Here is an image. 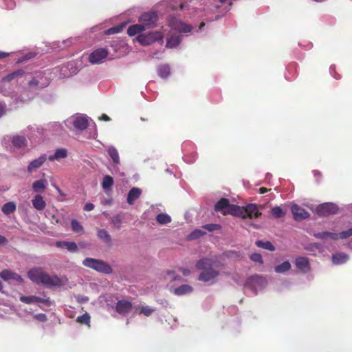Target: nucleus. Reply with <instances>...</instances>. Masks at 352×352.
Wrapping results in <instances>:
<instances>
[{"mask_svg":"<svg viewBox=\"0 0 352 352\" xmlns=\"http://www.w3.org/2000/svg\"><path fill=\"white\" fill-rule=\"evenodd\" d=\"M214 210L221 212L223 215L231 214L239 217L242 219L250 218L256 219L261 215L258 207L255 204H249L245 206L241 207L237 205L230 204L229 199L221 198L214 205Z\"/></svg>","mask_w":352,"mask_h":352,"instance_id":"nucleus-1","label":"nucleus"},{"mask_svg":"<svg viewBox=\"0 0 352 352\" xmlns=\"http://www.w3.org/2000/svg\"><path fill=\"white\" fill-rule=\"evenodd\" d=\"M28 277L32 282L44 285L48 287L64 285L63 280L58 276H50L40 267H35L28 271Z\"/></svg>","mask_w":352,"mask_h":352,"instance_id":"nucleus-2","label":"nucleus"},{"mask_svg":"<svg viewBox=\"0 0 352 352\" xmlns=\"http://www.w3.org/2000/svg\"><path fill=\"white\" fill-rule=\"evenodd\" d=\"M213 261L210 258H203L196 263V267L202 270L198 279L204 282H208L219 276L218 270L212 268Z\"/></svg>","mask_w":352,"mask_h":352,"instance_id":"nucleus-3","label":"nucleus"},{"mask_svg":"<svg viewBox=\"0 0 352 352\" xmlns=\"http://www.w3.org/2000/svg\"><path fill=\"white\" fill-rule=\"evenodd\" d=\"M82 265L85 267L91 268L100 273L111 274L113 272L112 267L110 266V265L102 260L93 258H86L85 260H83Z\"/></svg>","mask_w":352,"mask_h":352,"instance_id":"nucleus-4","label":"nucleus"},{"mask_svg":"<svg viewBox=\"0 0 352 352\" xmlns=\"http://www.w3.org/2000/svg\"><path fill=\"white\" fill-rule=\"evenodd\" d=\"M163 38L164 34L160 31L151 32L147 34H140L137 36V41L144 46L151 45L157 41H161Z\"/></svg>","mask_w":352,"mask_h":352,"instance_id":"nucleus-5","label":"nucleus"},{"mask_svg":"<svg viewBox=\"0 0 352 352\" xmlns=\"http://www.w3.org/2000/svg\"><path fill=\"white\" fill-rule=\"evenodd\" d=\"M50 84L49 79L43 72H36L28 82V86L32 89H43Z\"/></svg>","mask_w":352,"mask_h":352,"instance_id":"nucleus-6","label":"nucleus"},{"mask_svg":"<svg viewBox=\"0 0 352 352\" xmlns=\"http://www.w3.org/2000/svg\"><path fill=\"white\" fill-rule=\"evenodd\" d=\"M157 21L158 15L155 12L142 13L138 20L142 25H144L145 30L155 27Z\"/></svg>","mask_w":352,"mask_h":352,"instance_id":"nucleus-7","label":"nucleus"},{"mask_svg":"<svg viewBox=\"0 0 352 352\" xmlns=\"http://www.w3.org/2000/svg\"><path fill=\"white\" fill-rule=\"evenodd\" d=\"M338 210V206L333 203H324L316 208V212L319 216L327 217L336 214Z\"/></svg>","mask_w":352,"mask_h":352,"instance_id":"nucleus-8","label":"nucleus"},{"mask_svg":"<svg viewBox=\"0 0 352 352\" xmlns=\"http://www.w3.org/2000/svg\"><path fill=\"white\" fill-rule=\"evenodd\" d=\"M108 54L109 52L106 48H98L90 54L89 60L92 64L100 63Z\"/></svg>","mask_w":352,"mask_h":352,"instance_id":"nucleus-9","label":"nucleus"},{"mask_svg":"<svg viewBox=\"0 0 352 352\" xmlns=\"http://www.w3.org/2000/svg\"><path fill=\"white\" fill-rule=\"evenodd\" d=\"M132 307V302L126 300H118L116 304V311L121 315L129 314L131 311Z\"/></svg>","mask_w":352,"mask_h":352,"instance_id":"nucleus-10","label":"nucleus"},{"mask_svg":"<svg viewBox=\"0 0 352 352\" xmlns=\"http://www.w3.org/2000/svg\"><path fill=\"white\" fill-rule=\"evenodd\" d=\"M291 210L294 219L297 221L305 219L309 216V213L306 210L297 204L293 205L291 208Z\"/></svg>","mask_w":352,"mask_h":352,"instance_id":"nucleus-11","label":"nucleus"},{"mask_svg":"<svg viewBox=\"0 0 352 352\" xmlns=\"http://www.w3.org/2000/svg\"><path fill=\"white\" fill-rule=\"evenodd\" d=\"M0 277L5 281L9 280H14L19 283H23V278L18 274L13 272L9 270H3L0 272Z\"/></svg>","mask_w":352,"mask_h":352,"instance_id":"nucleus-12","label":"nucleus"},{"mask_svg":"<svg viewBox=\"0 0 352 352\" xmlns=\"http://www.w3.org/2000/svg\"><path fill=\"white\" fill-rule=\"evenodd\" d=\"M296 267L302 272L307 273L310 271L309 259L306 257H298L295 261Z\"/></svg>","mask_w":352,"mask_h":352,"instance_id":"nucleus-13","label":"nucleus"},{"mask_svg":"<svg viewBox=\"0 0 352 352\" xmlns=\"http://www.w3.org/2000/svg\"><path fill=\"white\" fill-rule=\"evenodd\" d=\"M73 125L75 129L83 131L89 126V121L87 117L77 116L73 120Z\"/></svg>","mask_w":352,"mask_h":352,"instance_id":"nucleus-14","label":"nucleus"},{"mask_svg":"<svg viewBox=\"0 0 352 352\" xmlns=\"http://www.w3.org/2000/svg\"><path fill=\"white\" fill-rule=\"evenodd\" d=\"M46 156L43 155L40 156L38 158L32 161L28 166V173H32L34 170L40 168L46 161Z\"/></svg>","mask_w":352,"mask_h":352,"instance_id":"nucleus-15","label":"nucleus"},{"mask_svg":"<svg viewBox=\"0 0 352 352\" xmlns=\"http://www.w3.org/2000/svg\"><path fill=\"white\" fill-rule=\"evenodd\" d=\"M349 258V256L344 252L336 253L332 255L331 260L335 265L345 263Z\"/></svg>","mask_w":352,"mask_h":352,"instance_id":"nucleus-16","label":"nucleus"},{"mask_svg":"<svg viewBox=\"0 0 352 352\" xmlns=\"http://www.w3.org/2000/svg\"><path fill=\"white\" fill-rule=\"evenodd\" d=\"M142 193V190L138 188H132L127 196V203L130 205H133L136 199H138Z\"/></svg>","mask_w":352,"mask_h":352,"instance_id":"nucleus-17","label":"nucleus"},{"mask_svg":"<svg viewBox=\"0 0 352 352\" xmlns=\"http://www.w3.org/2000/svg\"><path fill=\"white\" fill-rule=\"evenodd\" d=\"M47 182L45 179L36 180L32 184V189L34 192L37 193H43L46 189Z\"/></svg>","mask_w":352,"mask_h":352,"instance_id":"nucleus-18","label":"nucleus"},{"mask_svg":"<svg viewBox=\"0 0 352 352\" xmlns=\"http://www.w3.org/2000/svg\"><path fill=\"white\" fill-rule=\"evenodd\" d=\"M32 203L37 210H43L46 206V202L41 195H36L32 200Z\"/></svg>","mask_w":352,"mask_h":352,"instance_id":"nucleus-19","label":"nucleus"},{"mask_svg":"<svg viewBox=\"0 0 352 352\" xmlns=\"http://www.w3.org/2000/svg\"><path fill=\"white\" fill-rule=\"evenodd\" d=\"M314 236L318 239H327L338 240V234L331 232H322L314 234Z\"/></svg>","mask_w":352,"mask_h":352,"instance_id":"nucleus-20","label":"nucleus"},{"mask_svg":"<svg viewBox=\"0 0 352 352\" xmlns=\"http://www.w3.org/2000/svg\"><path fill=\"white\" fill-rule=\"evenodd\" d=\"M98 237L108 245H111L112 240L109 233L105 229H99L97 232Z\"/></svg>","mask_w":352,"mask_h":352,"instance_id":"nucleus-21","label":"nucleus"},{"mask_svg":"<svg viewBox=\"0 0 352 352\" xmlns=\"http://www.w3.org/2000/svg\"><path fill=\"white\" fill-rule=\"evenodd\" d=\"M144 27V25H142L140 23L139 24L132 25L128 28L127 33L131 36H135L146 30Z\"/></svg>","mask_w":352,"mask_h":352,"instance_id":"nucleus-22","label":"nucleus"},{"mask_svg":"<svg viewBox=\"0 0 352 352\" xmlns=\"http://www.w3.org/2000/svg\"><path fill=\"white\" fill-rule=\"evenodd\" d=\"M107 152L112 160L113 166L118 165L120 164V156L118 150L113 146H110L108 148Z\"/></svg>","mask_w":352,"mask_h":352,"instance_id":"nucleus-23","label":"nucleus"},{"mask_svg":"<svg viewBox=\"0 0 352 352\" xmlns=\"http://www.w3.org/2000/svg\"><path fill=\"white\" fill-rule=\"evenodd\" d=\"M12 144L16 148H24L27 146V140L24 136L16 135L13 137Z\"/></svg>","mask_w":352,"mask_h":352,"instance_id":"nucleus-24","label":"nucleus"},{"mask_svg":"<svg viewBox=\"0 0 352 352\" xmlns=\"http://www.w3.org/2000/svg\"><path fill=\"white\" fill-rule=\"evenodd\" d=\"M193 290L192 287L189 285H182L174 289L175 295L181 296L192 292Z\"/></svg>","mask_w":352,"mask_h":352,"instance_id":"nucleus-25","label":"nucleus"},{"mask_svg":"<svg viewBox=\"0 0 352 352\" xmlns=\"http://www.w3.org/2000/svg\"><path fill=\"white\" fill-rule=\"evenodd\" d=\"M67 155V152L66 149L59 148L56 151L54 155L49 156L48 159L50 161H54L56 160L65 158Z\"/></svg>","mask_w":352,"mask_h":352,"instance_id":"nucleus-26","label":"nucleus"},{"mask_svg":"<svg viewBox=\"0 0 352 352\" xmlns=\"http://www.w3.org/2000/svg\"><path fill=\"white\" fill-rule=\"evenodd\" d=\"M25 74V72L23 69H19L17 71L13 72L12 73L8 74L2 78L3 82H10L18 76H23Z\"/></svg>","mask_w":352,"mask_h":352,"instance_id":"nucleus-27","label":"nucleus"},{"mask_svg":"<svg viewBox=\"0 0 352 352\" xmlns=\"http://www.w3.org/2000/svg\"><path fill=\"white\" fill-rule=\"evenodd\" d=\"M16 210V205L14 202L6 203L1 208V211L5 214H10Z\"/></svg>","mask_w":352,"mask_h":352,"instance_id":"nucleus-28","label":"nucleus"},{"mask_svg":"<svg viewBox=\"0 0 352 352\" xmlns=\"http://www.w3.org/2000/svg\"><path fill=\"white\" fill-rule=\"evenodd\" d=\"M255 244L258 248L267 250L270 251H274L275 250L274 245L270 241L264 242L263 241L258 240L256 241Z\"/></svg>","mask_w":352,"mask_h":352,"instance_id":"nucleus-29","label":"nucleus"},{"mask_svg":"<svg viewBox=\"0 0 352 352\" xmlns=\"http://www.w3.org/2000/svg\"><path fill=\"white\" fill-rule=\"evenodd\" d=\"M159 76L162 78H166L170 74V67L167 65H161L157 69Z\"/></svg>","mask_w":352,"mask_h":352,"instance_id":"nucleus-30","label":"nucleus"},{"mask_svg":"<svg viewBox=\"0 0 352 352\" xmlns=\"http://www.w3.org/2000/svg\"><path fill=\"white\" fill-rule=\"evenodd\" d=\"M291 268V264L289 261H284L283 263L275 267V272L277 273H284Z\"/></svg>","mask_w":352,"mask_h":352,"instance_id":"nucleus-31","label":"nucleus"},{"mask_svg":"<svg viewBox=\"0 0 352 352\" xmlns=\"http://www.w3.org/2000/svg\"><path fill=\"white\" fill-rule=\"evenodd\" d=\"M156 221L160 224H167L171 221V217L167 214L160 213L157 215Z\"/></svg>","mask_w":352,"mask_h":352,"instance_id":"nucleus-32","label":"nucleus"},{"mask_svg":"<svg viewBox=\"0 0 352 352\" xmlns=\"http://www.w3.org/2000/svg\"><path fill=\"white\" fill-rule=\"evenodd\" d=\"M175 28L181 32H184V33H188V32H190L192 30V27L190 25H188V24H186L183 22H178L177 25H176Z\"/></svg>","mask_w":352,"mask_h":352,"instance_id":"nucleus-33","label":"nucleus"},{"mask_svg":"<svg viewBox=\"0 0 352 352\" xmlns=\"http://www.w3.org/2000/svg\"><path fill=\"white\" fill-rule=\"evenodd\" d=\"M113 184V179L112 177L109 175H106L103 178L102 181V188L104 189L110 188Z\"/></svg>","mask_w":352,"mask_h":352,"instance_id":"nucleus-34","label":"nucleus"},{"mask_svg":"<svg viewBox=\"0 0 352 352\" xmlns=\"http://www.w3.org/2000/svg\"><path fill=\"white\" fill-rule=\"evenodd\" d=\"M111 222L116 229L120 230L121 228L122 219L120 215L117 214L111 218Z\"/></svg>","mask_w":352,"mask_h":352,"instance_id":"nucleus-35","label":"nucleus"},{"mask_svg":"<svg viewBox=\"0 0 352 352\" xmlns=\"http://www.w3.org/2000/svg\"><path fill=\"white\" fill-rule=\"evenodd\" d=\"M271 214L275 218H280L285 216V212L279 206L274 207L271 210Z\"/></svg>","mask_w":352,"mask_h":352,"instance_id":"nucleus-36","label":"nucleus"},{"mask_svg":"<svg viewBox=\"0 0 352 352\" xmlns=\"http://www.w3.org/2000/svg\"><path fill=\"white\" fill-rule=\"evenodd\" d=\"M71 226H72V230L74 232H77V233H80V232H83L82 226L80 224V223L77 220L73 219L71 222Z\"/></svg>","mask_w":352,"mask_h":352,"instance_id":"nucleus-37","label":"nucleus"},{"mask_svg":"<svg viewBox=\"0 0 352 352\" xmlns=\"http://www.w3.org/2000/svg\"><path fill=\"white\" fill-rule=\"evenodd\" d=\"M76 321L80 324H89L90 322V316L88 314H85L77 318Z\"/></svg>","mask_w":352,"mask_h":352,"instance_id":"nucleus-38","label":"nucleus"},{"mask_svg":"<svg viewBox=\"0 0 352 352\" xmlns=\"http://www.w3.org/2000/svg\"><path fill=\"white\" fill-rule=\"evenodd\" d=\"M155 311L154 309H151L148 306H142L140 307V314H143L146 316H151Z\"/></svg>","mask_w":352,"mask_h":352,"instance_id":"nucleus-39","label":"nucleus"},{"mask_svg":"<svg viewBox=\"0 0 352 352\" xmlns=\"http://www.w3.org/2000/svg\"><path fill=\"white\" fill-rule=\"evenodd\" d=\"M203 228L209 232H212L214 230H220L221 226L219 224L210 223L204 226Z\"/></svg>","mask_w":352,"mask_h":352,"instance_id":"nucleus-40","label":"nucleus"},{"mask_svg":"<svg viewBox=\"0 0 352 352\" xmlns=\"http://www.w3.org/2000/svg\"><path fill=\"white\" fill-rule=\"evenodd\" d=\"M338 234V239H345L352 236V228L348 229L347 230L342 231L340 232Z\"/></svg>","mask_w":352,"mask_h":352,"instance_id":"nucleus-41","label":"nucleus"},{"mask_svg":"<svg viewBox=\"0 0 352 352\" xmlns=\"http://www.w3.org/2000/svg\"><path fill=\"white\" fill-rule=\"evenodd\" d=\"M35 296H21L20 297V300L22 302L26 303V304H30L32 302H35Z\"/></svg>","mask_w":352,"mask_h":352,"instance_id":"nucleus-42","label":"nucleus"},{"mask_svg":"<svg viewBox=\"0 0 352 352\" xmlns=\"http://www.w3.org/2000/svg\"><path fill=\"white\" fill-rule=\"evenodd\" d=\"M122 28H123L122 25L114 26V27H112V28L108 29L107 30L106 33L107 34H113L119 33L122 31Z\"/></svg>","mask_w":352,"mask_h":352,"instance_id":"nucleus-43","label":"nucleus"},{"mask_svg":"<svg viewBox=\"0 0 352 352\" xmlns=\"http://www.w3.org/2000/svg\"><path fill=\"white\" fill-rule=\"evenodd\" d=\"M250 259L254 262L263 263V258L261 254L259 253H254L250 256Z\"/></svg>","mask_w":352,"mask_h":352,"instance_id":"nucleus-44","label":"nucleus"},{"mask_svg":"<svg viewBox=\"0 0 352 352\" xmlns=\"http://www.w3.org/2000/svg\"><path fill=\"white\" fill-rule=\"evenodd\" d=\"M179 43V40L176 37H171L170 39H168L166 43L167 47H173L177 45Z\"/></svg>","mask_w":352,"mask_h":352,"instance_id":"nucleus-45","label":"nucleus"},{"mask_svg":"<svg viewBox=\"0 0 352 352\" xmlns=\"http://www.w3.org/2000/svg\"><path fill=\"white\" fill-rule=\"evenodd\" d=\"M66 248L71 252H75L78 250V246L75 242H67Z\"/></svg>","mask_w":352,"mask_h":352,"instance_id":"nucleus-46","label":"nucleus"},{"mask_svg":"<svg viewBox=\"0 0 352 352\" xmlns=\"http://www.w3.org/2000/svg\"><path fill=\"white\" fill-rule=\"evenodd\" d=\"M35 56H36L35 53L30 52V53L25 54V56H23L18 62L22 63L23 61L30 60V59L33 58Z\"/></svg>","mask_w":352,"mask_h":352,"instance_id":"nucleus-47","label":"nucleus"},{"mask_svg":"<svg viewBox=\"0 0 352 352\" xmlns=\"http://www.w3.org/2000/svg\"><path fill=\"white\" fill-rule=\"evenodd\" d=\"M204 232H202L199 230H196L190 234V239H194L204 235Z\"/></svg>","mask_w":352,"mask_h":352,"instance_id":"nucleus-48","label":"nucleus"},{"mask_svg":"<svg viewBox=\"0 0 352 352\" xmlns=\"http://www.w3.org/2000/svg\"><path fill=\"white\" fill-rule=\"evenodd\" d=\"M34 318L37 319L38 320L41 322H45L47 320V316L44 314H38L34 315Z\"/></svg>","mask_w":352,"mask_h":352,"instance_id":"nucleus-49","label":"nucleus"},{"mask_svg":"<svg viewBox=\"0 0 352 352\" xmlns=\"http://www.w3.org/2000/svg\"><path fill=\"white\" fill-rule=\"evenodd\" d=\"M34 300H35V302H42V303L46 304L47 305H50V304L49 299L42 298L38 296H35Z\"/></svg>","mask_w":352,"mask_h":352,"instance_id":"nucleus-50","label":"nucleus"},{"mask_svg":"<svg viewBox=\"0 0 352 352\" xmlns=\"http://www.w3.org/2000/svg\"><path fill=\"white\" fill-rule=\"evenodd\" d=\"M6 111V105L4 103L0 102V118H1Z\"/></svg>","mask_w":352,"mask_h":352,"instance_id":"nucleus-51","label":"nucleus"},{"mask_svg":"<svg viewBox=\"0 0 352 352\" xmlns=\"http://www.w3.org/2000/svg\"><path fill=\"white\" fill-rule=\"evenodd\" d=\"M94 205L91 203H87L84 206V210L86 211H91V210H94Z\"/></svg>","mask_w":352,"mask_h":352,"instance_id":"nucleus-52","label":"nucleus"},{"mask_svg":"<svg viewBox=\"0 0 352 352\" xmlns=\"http://www.w3.org/2000/svg\"><path fill=\"white\" fill-rule=\"evenodd\" d=\"M67 243V241H57L56 245L60 248H66Z\"/></svg>","mask_w":352,"mask_h":352,"instance_id":"nucleus-53","label":"nucleus"},{"mask_svg":"<svg viewBox=\"0 0 352 352\" xmlns=\"http://www.w3.org/2000/svg\"><path fill=\"white\" fill-rule=\"evenodd\" d=\"M179 271L183 274L184 276H187L190 274V271L188 269L180 267Z\"/></svg>","mask_w":352,"mask_h":352,"instance_id":"nucleus-54","label":"nucleus"},{"mask_svg":"<svg viewBox=\"0 0 352 352\" xmlns=\"http://www.w3.org/2000/svg\"><path fill=\"white\" fill-rule=\"evenodd\" d=\"M8 243V239L4 236L0 234V245H6Z\"/></svg>","mask_w":352,"mask_h":352,"instance_id":"nucleus-55","label":"nucleus"},{"mask_svg":"<svg viewBox=\"0 0 352 352\" xmlns=\"http://www.w3.org/2000/svg\"><path fill=\"white\" fill-rule=\"evenodd\" d=\"M268 191H270V189L265 187H261L258 190L260 194H264L265 192H267Z\"/></svg>","mask_w":352,"mask_h":352,"instance_id":"nucleus-56","label":"nucleus"},{"mask_svg":"<svg viewBox=\"0 0 352 352\" xmlns=\"http://www.w3.org/2000/svg\"><path fill=\"white\" fill-rule=\"evenodd\" d=\"M8 55L9 53L0 51V59L6 58L7 56H8Z\"/></svg>","mask_w":352,"mask_h":352,"instance_id":"nucleus-57","label":"nucleus"},{"mask_svg":"<svg viewBox=\"0 0 352 352\" xmlns=\"http://www.w3.org/2000/svg\"><path fill=\"white\" fill-rule=\"evenodd\" d=\"M100 119L102 120H104V121H109L110 120V118L107 115H106V114H102Z\"/></svg>","mask_w":352,"mask_h":352,"instance_id":"nucleus-58","label":"nucleus"},{"mask_svg":"<svg viewBox=\"0 0 352 352\" xmlns=\"http://www.w3.org/2000/svg\"><path fill=\"white\" fill-rule=\"evenodd\" d=\"M168 274H173V275H174V274H175V272H169ZM178 278H178L177 276H173V280H177V279H178Z\"/></svg>","mask_w":352,"mask_h":352,"instance_id":"nucleus-59","label":"nucleus"},{"mask_svg":"<svg viewBox=\"0 0 352 352\" xmlns=\"http://www.w3.org/2000/svg\"><path fill=\"white\" fill-rule=\"evenodd\" d=\"M205 25V23L202 22L199 25V29L201 30L204 26Z\"/></svg>","mask_w":352,"mask_h":352,"instance_id":"nucleus-60","label":"nucleus"},{"mask_svg":"<svg viewBox=\"0 0 352 352\" xmlns=\"http://www.w3.org/2000/svg\"><path fill=\"white\" fill-rule=\"evenodd\" d=\"M350 248L352 249V241L349 243Z\"/></svg>","mask_w":352,"mask_h":352,"instance_id":"nucleus-61","label":"nucleus"},{"mask_svg":"<svg viewBox=\"0 0 352 352\" xmlns=\"http://www.w3.org/2000/svg\"><path fill=\"white\" fill-rule=\"evenodd\" d=\"M253 226L256 228H257L258 227L256 226V225H253Z\"/></svg>","mask_w":352,"mask_h":352,"instance_id":"nucleus-62","label":"nucleus"}]
</instances>
